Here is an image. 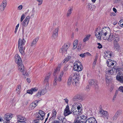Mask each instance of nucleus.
<instances>
[{
  "label": "nucleus",
  "mask_w": 123,
  "mask_h": 123,
  "mask_svg": "<svg viewBox=\"0 0 123 123\" xmlns=\"http://www.w3.org/2000/svg\"><path fill=\"white\" fill-rule=\"evenodd\" d=\"M81 110L80 106L74 104L72 106L71 112V113L73 112L74 115H78L81 113Z\"/></svg>",
  "instance_id": "nucleus-1"
},
{
  "label": "nucleus",
  "mask_w": 123,
  "mask_h": 123,
  "mask_svg": "<svg viewBox=\"0 0 123 123\" xmlns=\"http://www.w3.org/2000/svg\"><path fill=\"white\" fill-rule=\"evenodd\" d=\"M25 42V39L23 38V39L19 38L18 42V47L19 52L21 54L23 55L24 54V49L25 48L24 44Z\"/></svg>",
  "instance_id": "nucleus-2"
},
{
  "label": "nucleus",
  "mask_w": 123,
  "mask_h": 123,
  "mask_svg": "<svg viewBox=\"0 0 123 123\" xmlns=\"http://www.w3.org/2000/svg\"><path fill=\"white\" fill-rule=\"evenodd\" d=\"M109 30V28L106 27L103 28L101 31V36L104 40H106L108 38L110 35L109 34H108V36L107 35L108 34V31Z\"/></svg>",
  "instance_id": "nucleus-3"
},
{
  "label": "nucleus",
  "mask_w": 123,
  "mask_h": 123,
  "mask_svg": "<svg viewBox=\"0 0 123 123\" xmlns=\"http://www.w3.org/2000/svg\"><path fill=\"white\" fill-rule=\"evenodd\" d=\"M83 69V67L80 61H76L74 64V69L75 71H80Z\"/></svg>",
  "instance_id": "nucleus-4"
},
{
  "label": "nucleus",
  "mask_w": 123,
  "mask_h": 123,
  "mask_svg": "<svg viewBox=\"0 0 123 123\" xmlns=\"http://www.w3.org/2000/svg\"><path fill=\"white\" fill-rule=\"evenodd\" d=\"M18 70L20 72H22L23 75L26 76H28L29 74V73H27V70L24 67L23 64L22 63L18 65Z\"/></svg>",
  "instance_id": "nucleus-5"
},
{
  "label": "nucleus",
  "mask_w": 123,
  "mask_h": 123,
  "mask_svg": "<svg viewBox=\"0 0 123 123\" xmlns=\"http://www.w3.org/2000/svg\"><path fill=\"white\" fill-rule=\"evenodd\" d=\"M72 80V84L74 86L76 85V83H77L79 79V75L76 74L74 73L73 75H72L70 76Z\"/></svg>",
  "instance_id": "nucleus-6"
},
{
  "label": "nucleus",
  "mask_w": 123,
  "mask_h": 123,
  "mask_svg": "<svg viewBox=\"0 0 123 123\" xmlns=\"http://www.w3.org/2000/svg\"><path fill=\"white\" fill-rule=\"evenodd\" d=\"M109 40L111 41L112 40L114 41V43H118L120 40V37L119 35L115 34L112 36L110 35L108 38Z\"/></svg>",
  "instance_id": "nucleus-7"
},
{
  "label": "nucleus",
  "mask_w": 123,
  "mask_h": 123,
  "mask_svg": "<svg viewBox=\"0 0 123 123\" xmlns=\"http://www.w3.org/2000/svg\"><path fill=\"white\" fill-rule=\"evenodd\" d=\"M13 117L12 114L7 113L5 115L3 119H4L5 123H10V120Z\"/></svg>",
  "instance_id": "nucleus-8"
},
{
  "label": "nucleus",
  "mask_w": 123,
  "mask_h": 123,
  "mask_svg": "<svg viewBox=\"0 0 123 123\" xmlns=\"http://www.w3.org/2000/svg\"><path fill=\"white\" fill-rule=\"evenodd\" d=\"M69 47V44H65L59 50L62 54L67 53V51Z\"/></svg>",
  "instance_id": "nucleus-9"
},
{
  "label": "nucleus",
  "mask_w": 123,
  "mask_h": 123,
  "mask_svg": "<svg viewBox=\"0 0 123 123\" xmlns=\"http://www.w3.org/2000/svg\"><path fill=\"white\" fill-rule=\"evenodd\" d=\"M89 84L92 87L96 88H98V83L97 80H89Z\"/></svg>",
  "instance_id": "nucleus-10"
},
{
  "label": "nucleus",
  "mask_w": 123,
  "mask_h": 123,
  "mask_svg": "<svg viewBox=\"0 0 123 123\" xmlns=\"http://www.w3.org/2000/svg\"><path fill=\"white\" fill-rule=\"evenodd\" d=\"M99 29V27L97 28L95 31V35L97 38L99 39V40H101V31L98 29Z\"/></svg>",
  "instance_id": "nucleus-11"
},
{
  "label": "nucleus",
  "mask_w": 123,
  "mask_h": 123,
  "mask_svg": "<svg viewBox=\"0 0 123 123\" xmlns=\"http://www.w3.org/2000/svg\"><path fill=\"white\" fill-rule=\"evenodd\" d=\"M30 19V17L29 16H27L26 17L22 24L23 28L26 27L28 25L29 21Z\"/></svg>",
  "instance_id": "nucleus-12"
},
{
  "label": "nucleus",
  "mask_w": 123,
  "mask_h": 123,
  "mask_svg": "<svg viewBox=\"0 0 123 123\" xmlns=\"http://www.w3.org/2000/svg\"><path fill=\"white\" fill-rule=\"evenodd\" d=\"M116 79L120 83L123 84V74H121V73L119 72L116 77Z\"/></svg>",
  "instance_id": "nucleus-13"
},
{
  "label": "nucleus",
  "mask_w": 123,
  "mask_h": 123,
  "mask_svg": "<svg viewBox=\"0 0 123 123\" xmlns=\"http://www.w3.org/2000/svg\"><path fill=\"white\" fill-rule=\"evenodd\" d=\"M15 61L18 65L22 63V62L21 58L18 54H16L15 55Z\"/></svg>",
  "instance_id": "nucleus-14"
},
{
  "label": "nucleus",
  "mask_w": 123,
  "mask_h": 123,
  "mask_svg": "<svg viewBox=\"0 0 123 123\" xmlns=\"http://www.w3.org/2000/svg\"><path fill=\"white\" fill-rule=\"evenodd\" d=\"M107 65L109 67L114 65V66L116 65V61L111 59H108L107 61Z\"/></svg>",
  "instance_id": "nucleus-15"
},
{
  "label": "nucleus",
  "mask_w": 123,
  "mask_h": 123,
  "mask_svg": "<svg viewBox=\"0 0 123 123\" xmlns=\"http://www.w3.org/2000/svg\"><path fill=\"white\" fill-rule=\"evenodd\" d=\"M83 118L82 117L80 120L78 118L75 119L73 123H85V121H84L83 119L84 118V120L86 119V117L84 116V117L83 116Z\"/></svg>",
  "instance_id": "nucleus-16"
},
{
  "label": "nucleus",
  "mask_w": 123,
  "mask_h": 123,
  "mask_svg": "<svg viewBox=\"0 0 123 123\" xmlns=\"http://www.w3.org/2000/svg\"><path fill=\"white\" fill-rule=\"evenodd\" d=\"M6 5L7 1L6 0H4L0 5V10L1 12L3 11L4 10Z\"/></svg>",
  "instance_id": "nucleus-17"
},
{
  "label": "nucleus",
  "mask_w": 123,
  "mask_h": 123,
  "mask_svg": "<svg viewBox=\"0 0 123 123\" xmlns=\"http://www.w3.org/2000/svg\"><path fill=\"white\" fill-rule=\"evenodd\" d=\"M117 68H113L112 69H110L107 70L106 72L108 73L109 74L112 75L114 74H115L117 72Z\"/></svg>",
  "instance_id": "nucleus-18"
},
{
  "label": "nucleus",
  "mask_w": 123,
  "mask_h": 123,
  "mask_svg": "<svg viewBox=\"0 0 123 123\" xmlns=\"http://www.w3.org/2000/svg\"><path fill=\"white\" fill-rule=\"evenodd\" d=\"M58 27H57L53 31V34L52 36V38L53 39H55L57 38L58 36Z\"/></svg>",
  "instance_id": "nucleus-19"
},
{
  "label": "nucleus",
  "mask_w": 123,
  "mask_h": 123,
  "mask_svg": "<svg viewBox=\"0 0 123 123\" xmlns=\"http://www.w3.org/2000/svg\"><path fill=\"white\" fill-rule=\"evenodd\" d=\"M100 111V113L102 114V116L103 117L106 118L107 119H108L109 115L108 112L102 110H101Z\"/></svg>",
  "instance_id": "nucleus-20"
},
{
  "label": "nucleus",
  "mask_w": 123,
  "mask_h": 123,
  "mask_svg": "<svg viewBox=\"0 0 123 123\" xmlns=\"http://www.w3.org/2000/svg\"><path fill=\"white\" fill-rule=\"evenodd\" d=\"M71 113V112L69 110V107L68 105L64 111V115L65 116H66Z\"/></svg>",
  "instance_id": "nucleus-21"
},
{
  "label": "nucleus",
  "mask_w": 123,
  "mask_h": 123,
  "mask_svg": "<svg viewBox=\"0 0 123 123\" xmlns=\"http://www.w3.org/2000/svg\"><path fill=\"white\" fill-rule=\"evenodd\" d=\"M85 123H97V122L95 118L91 117L87 119Z\"/></svg>",
  "instance_id": "nucleus-22"
},
{
  "label": "nucleus",
  "mask_w": 123,
  "mask_h": 123,
  "mask_svg": "<svg viewBox=\"0 0 123 123\" xmlns=\"http://www.w3.org/2000/svg\"><path fill=\"white\" fill-rule=\"evenodd\" d=\"M38 114L40 115L39 119H41V120H42L43 119V117L45 115V113L41 110L39 111Z\"/></svg>",
  "instance_id": "nucleus-23"
},
{
  "label": "nucleus",
  "mask_w": 123,
  "mask_h": 123,
  "mask_svg": "<svg viewBox=\"0 0 123 123\" xmlns=\"http://www.w3.org/2000/svg\"><path fill=\"white\" fill-rule=\"evenodd\" d=\"M61 66V64H59L57 66V68L54 72L53 74L54 76H55L56 74H58L60 71Z\"/></svg>",
  "instance_id": "nucleus-24"
},
{
  "label": "nucleus",
  "mask_w": 123,
  "mask_h": 123,
  "mask_svg": "<svg viewBox=\"0 0 123 123\" xmlns=\"http://www.w3.org/2000/svg\"><path fill=\"white\" fill-rule=\"evenodd\" d=\"M50 74L49 73L46 75L44 80L43 82L44 83H45L46 82H49V80L50 77Z\"/></svg>",
  "instance_id": "nucleus-25"
},
{
  "label": "nucleus",
  "mask_w": 123,
  "mask_h": 123,
  "mask_svg": "<svg viewBox=\"0 0 123 123\" xmlns=\"http://www.w3.org/2000/svg\"><path fill=\"white\" fill-rule=\"evenodd\" d=\"M18 122H19L21 121H25L26 119L24 117L21 115H18L17 116Z\"/></svg>",
  "instance_id": "nucleus-26"
},
{
  "label": "nucleus",
  "mask_w": 123,
  "mask_h": 123,
  "mask_svg": "<svg viewBox=\"0 0 123 123\" xmlns=\"http://www.w3.org/2000/svg\"><path fill=\"white\" fill-rule=\"evenodd\" d=\"M38 40V37L35 38L31 43L30 46L32 47L35 45Z\"/></svg>",
  "instance_id": "nucleus-27"
},
{
  "label": "nucleus",
  "mask_w": 123,
  "mask_h": 123,
  "mask_svg": "<svg viewBox=\"0 0 123 123\" xmlns=\"http://www.w3.org/2000/svg\"><path fill=\"white\" fill-rule=\"evenodd\" d=\"M114 48L115 49L117 50L120 48V46L118 43H114Z\"/></svg>",
  "instance_id": "nucleus-28"
},
{
  "label": "nucleus",
  "mask_w": 123,
  "mask_h": 123,
  "mask_svg": "<svg viewBox=\"0 0 123 123\" xmlns=\"http://www.w3.org/2000/svg\"><path fill=\"white\" fill-rule=\"evenodd\" d=\"M39 115H36V119L33 121V123H39V121L41 119H39Z\"/></svg>",
  "instance_id": "nucleus-29"
},
{
  "label": "nucleus",
  "mask_w": 123,
  "mask_h": 123,
  "mask_svg": "<svg viewBox=\"0 0 123 123\" xmlns=\"http://www.w3.org/2000/svg\"><path fill=\"white\" fill-rule=\"evenodd\" d=\"M73 8L71 7H69V9L67 13V17L70 16L73 10Z\"/></svg>",
  "instance_id": "nucleus-30"
},
{
  "label": "nucleus",
  "mask_w": 123,
  "mask_h": 123,
  "mask_svg": "<svg viewBox=\"0 0 123 123\" xmlns=\"http://www.w3.org/2000/svg\"><path fill=\"white\" fill-rule=\"evenodd\" d=\"M37 105L36 102H33L30 104V107L31 109H33Z\"/></svg>",
  "instance_id": "nucleus-31"
},
{
  "label": "nucleus",
  "mask_w": 123,
  "mask_h": 123,
  "mask_svg": "<svg viewBox=\"0 0 123 123\" xmlns=\"http://www.w3.org/2000/svg\"><path fill=\"white\" fill-rule=\"evenodd\" d=\"M104 53L105 54V58L106 59H107V58H106L107 57L109 58H110V55H109V54L110 53V51H106Z\"/></svg>",
  "instance_id": "nucleus-32"
},
{
  "label": "nucleus",
  "mask_w": 123,
  "mask_h": 123,
  "mask_svg": "<svg viewBox=\"0 0 123 123\" xmlns=\"http://www.w3.org/2000/svg\"><path fill=\"white\" fill-rule=\"evenodd\" d=\"M56 74L55 76H54V82L53 83V85L55 86L56 85L57 83V80L58 79H57V76Z\"/></svg>",
  "instance_id": "nucleus-33"
},
{
  "label": "nucleus",
  "mask_w": 123,
  "mask_h": 123,
  "mask_svg": "<svg viewBox=\"0 0 123 123\" xmlns=\"http://www.w3.org/2000/svg\"><path fill=\"white\" fill-rule=\"evenodd\" d=\"M71 57L70 56H68L66 57L63 61V63H66L71 58Z\"/></svg>",
  "instance_id": "nucleus-34"
},
{
  "label": "nucleus",
  "mask_w": 123,
  "mask_h": 123,
  "mask_svg": "<svg viewBox=\"0 0 123 123\" xmlns=\"http://www.w3.org/2000/svg\"><path fill=\"white\" fill-rule=\"evenodd\" d=\"M21 89V86L20 85H18L17 86V88L16 89V91H17V93L19 94L20 92V91Z\"/></svg>",
  "instance_id": "nucleus-35"
},
{
  "label": "nucleus",
  "mask_w": 123,
  "mask_h": 123,
  "mask_svg": "<svg viewBox=\"0 0 123 123\" xmlns=\"http://www.w3.org/2000/svg\"><path fill=\"white\" fill-rule=\"evenodd\" d=\"M106 82L107 83H110L111 81V77L110 76L107 77L105 79Z\"/></svg>",
  "instance_id": "nucleus-36"
},
{
  "label": "nucleus",
  "mask_w": 123,
  "mask_h": 123,
  "mask_svg": "<svg viewBox=\"0 0 123 123\" xmlns=\"http://www.w3.org/2000/svg\"><path fill=\"white\" fill-rule=\"evenodd\" d=\"M63 72H61L60 75L59 76L58 78V81L59 82L61 80V77H62L63 74Z\"/></svg>",
  "instance_id": "nucleus-37"
},
{
  "label": "nucleus",
  "mask_w": 123,
  "mask_h": 123,
  "mask_svg": "<svg viewBox=\"0 0 123 123\" xmlns=\"http://www.w3.org/2000/svg\"><path fill=\"white\" fill-rule=\"evenodd\" d=\"M78 43V41L77 40H75L73 44V47L74 49L76 48Z\"/></svg>",
  "instance_id": "nucleus-38"
},
{
  "label": "nucleus",
  "mask_w": 123,
  "mask_h": 123,
  "mask_svg": "<svg viewBox=\"0 0 123 123\" xmlns=\"http://www.w3.org/2000/svg\"><path fill=\"white\" fill-rule=\"evenodd\" d=\"M40 92L41 95H43L46 92V90H42L39 91Z\"/></svg>",
  "instance_id": "nucleus-39"
},
{
  "label": "nucleus",
  "mask_w": 123,
  "mask_h": 123,
  "mask_svg": "<svg viewBox=\"0 0 123 123\" xmlns=\"http://www.w3.org/2000/svg\"><path fill=\"white\" fill-rule=\"evenodd\" d=\"M121 113V111L120 110H118L116 112L115 115L118 117L120 115Z\"/></svg>",
  "instance_id": "nucleus-40"
},
{
  "label": "nucleus",
  "mask_w": 123,
  "mask_h": 123,
  "mask_svg": "<svg viewBox=\"0 0 123 123\" xmlns=\"http://www.w3.org/2000/svg\"><path fill=\"white\" fill-rule=\"evenodd\" d=\"M72 78L71 77H70L68 80L67 84L68 85H69L71 84V83L72 82Z\"/></svg>",
  "instance_id": "nucleus-41"
},
{
  "label": "nucleus",
  "mask_w": 123,
  "mask_h": 123,
  "mask_svg": "<svg viewBox=\"0 0 123 123\" xmlns=\"http://www.w3.org/2000/svg\"><path fill=\"white\" fill-rule=\"evenodd\" d=\"M118 117V116L115 114L114 116L112 117L111 120L113 121H115L117 120Z\"/></svg>",
  "instance_id": "nucleus-42"
},
{
  "label": "nucleus",
  "mask_w": 123,
  "mask_h": 123,
  "mask_svg": "<svg viewBox=\"0 0 123 123\" xmlns=\"http://www.w3.org/2000/svg\"><path fill=\"white\" fill-rule=\"evenodd\" d=\"M41 95H42L41 94L40 92L39 91L37 94L35 95V96L37 98H39L40 97Z\"/></svg>",
  "instance_id": "nucleus-43"
},
{
  "label": "nucleus",
  "mask_w": 123,
  "mask_h": 123,
  "mask_svg": "<svg viewBox=\"0 0 123 123\" xmlns=\"http://www.w3.org/2000/svg\"><path fill=\"white\" fill-rule=\"evenodd\" d=\"M90 36H87L83 40L84 42L87 41L89 39Z\"/></svg>",
  "instance_id": "nucleus-44"
},
{
  "label": "nucleus",
  "mask_w": 123,
  "mask_h": 123,
  "mask_svg": "<svg viewBox=\"0 0 123 123\" xmlns=\"http://www.w3.org/2000/svg\"><path fill=\"white\" fill-rule=\"evenodd\" d=\"M25 15L24 14H22V16H21V19H20V21L21 22H22L23 21V19L25 18Z\"/></svg>",
  "instance_id": "nucleus-45"
},
{
  "label": "nucleus",
  "mask_w": 123,
  "mask_h": 123,
  "mask_svg": "<svg viewBox=\"0 0 123 123\" xmlns=\"http://www.w3.org/2000/svg\"><path fill=\"white\" fill-rule=\"evenodd\" d=\"M118 90L120 92L123 93V86H120L118 88Z\"/></svg>",
  "instance_id": "nucleus-46"
},
{
  "label": "nucleus",
  "mask_w": 123,
  "mask_h": 123,
  "mask_svg": "<svg viewBox=\"0 0 123 123\" xmlns=\"http://www.w3.org/2000/svg\"><path fill=\"white\" fill-rule=\"evenodd\" d=\"M32 92L37 91L38 90V88L37 87L33 88H31Z\"/></svg>",
  "instance_id": "nucleus-47"
},
{
  "label": "nucleus",
  "mask_w": 123,
  "mask_h": 123,
  "mask_svg": "<svg viewBox=\"0 0 123 123\" xmlns=\"http://www.w3.org/2000/svg\"><path fill=\"white\" fill-rule=\"evenodd\" d=\"M53 117H55L56 116V112H55V109H53Z\"/></svg>",
  "instance_id": "nucleus-48"
},
{
  "label": "nucleus",
  "mask_w": 123,
  "mask_h": 123,
  "mask_svg": "<svg viewBox=\"0 0 123 123\" xmlns=\"http://www.w3.org/2000/svg\"><path fill=\"white\" fill-rule=\"evenodd\" d=\"M119 23L120 26L123 27V20H121L119 21Z\"/></svg>",
  "instance_id": "nucleus-49"
},
{
  "label": "nucleus",
  "mask_w": 123,
  "mask_h": 123,
  "mask_svg": "<svg viewBox=\"0 0 123 123\" xmlns=\"http://www.w3.org/2000/svg\"><path fill=\"white\" fill-rule=\"evenodd\" d=\"M68 66H65L64 67L63 69V71H66L68 70Z\"/></svg>",
  "instance_id": "nucleus-50"
},
{
  "label": "nucleus",
  "mask_w": 123,
  "mask_h": 123,
  "mask_svg": "<svg viewBox=\"0 0 123 123\" xmlns=\"http://www.w3.org/2000/svg\"><path fill=\"white\" fill-rule=\"evenodd\" d=\"M27 92L29 94H32L33 93L32 90H31V89L27 90Z\"/></svg>",
  "instance_id": "nucleus-51"
},
{
  "label": "nucleus",
  "mask_w": 123,
  "mask_h": 123,
  "mask_svg": "<svg viewBox=\"0 0 123 123\" xmlns=\"http://www.w3.org/2000/svg\"><path fill=\"white\" fill-rule=\"evenodd\" d=\"M19 24H18L17 25V26H16L15 29V30L14 31L15 33H16L17 31V30H18V28L19 26Z\"/></svg>",
  "instance_id": "nucleus-52"
},
{
  "label": "nucleus",
  "mask_w": 123,
  "mask_h": 123,
  "mask_svg": "<svg viewBox=\"0 0 123 123\" xmlns=\"http://www.w3.org/2000/svg\"><path fill=\"white\" fill-rule=\"evenodd\" d=\"M98 45V48L99 49H101L102 46V45L100 43H97Z\"/></svg>",
  "instance_id": "nucleus-53"
},
{
  "label": "nucleus",
  "mask_w": 123,
  "mask_h": 123,
  "mask_svg": "<svg viewBox=\"0 0 123 123\" xmlns=\"http://www.w3.org/2000/svg\"><path fill=\"white\" fill-rule=\"evenodd\" d=\"M46 84L45 87V89H47L49 87V82H46Z\"/></svg>",
  "instance_id": "nucleus-54"
},
{
  "label": "nucleus",
  "mask_w": 123,
  "mask_h": 123,
  "mask_svg": "<svg viewBox=\"0 0 123 123\" xmlns=\"http://www.w3.org/2000/svg\"><path fill=\"white\" fill-rule=\"evenodd\" d=\"M39 3L38 4L39 5H41L42 3L43 2V0H37Z\"/></svg>",
  "instance_id": "nucleus-55"
},
{
  "label": "nucleus",
  "mask_w": 123,
  "mask_h": 123,
  "mask_svg": "<svg viewBox=\"0 0 123 123\" xmlns=\"http://www.w3.org/2000/svg\"><path fill=\"white\" fill-rule=\"evenodd\" d=\"M35 12V10H34V8H33L32 9V14L31 15V17H32V16L33 17L34 15V13Z\"/></svg>",
  "instance_id": "nucleus-56"
},
{
  "label": "nucleus",
  "mask_w": 123,
  "mask_h": 123,
  "mask_svg": "<svg viewBox=\"0 0 123 123\" xmlns=\"http://www.w3.org/2000/svg\"><path fill=\"white\" fill-rule=\"evenodd\" d=\"M78 100L79 99L77 98L76 97H74L73 99V100L74 101H78Z\"/></svg>",
  "instance_id": "nucleus-57"
},
{
  "label": "nucleus",
  "mask_w": 123,
  "mask_h": 123,
  "mask_svg": "<svg viewBox=\"0 0 123 123\" xmlns=\"http://www.w3.org/2000/svg\"><path fill=\"white\" fill-rule=\"evenodd\" d=\"M23 8V6L22 5H19L18 7V8L19 9V10H21Z\"/></svg>",
  "instance_id": "nucleus-58"
},
{
  "label": "nucleus",
  "mask_w": 123,
  "mask_h": 123,
  "mask_svg": "<svg viewBox=\"0 0 123 123\" xmlns=\"http://www.w3.org/2000/svg\"><path fill=\"white\" fill-rule=\"evenodd\" d=\"M85 54H84V53L83 54H80V56L82 57H84L85 56Z\"/></svg>",
  "instance_id": "nucleus-59"
},
{
  "label": "nucleus",
  "mask_w": 123,
  "mask_h": 123,
  "mask_svg": "<svg viewBox=\"0 0 123 123\" xmlns=\"http://www.w3.org/2000/svg\"><path fill=\"white\" fill-rule=\"evenodd\" d=\"M87 6V7H88L89 9L91 10V4H88Z\"/></svg>",
  "instance_id": "nucleus-60"
},
{
  "label": "nucleus",
  "mask_w": 123,
  "mask_h": 123,
  "mask_svg": "<svg viewBox=\"0 0 123 123\" xmlns=\"http://www.w3.org/2000/svg\"><path fill=\"white\" fill-rule=\"evenodd\" d=\"M97 61L94 60V61L93 63V65L94 67H95V66L96 65V62Z\"/></svg>",
  "instance_id": "nucleus-61"
},
{
  "label": "nucleus",
  "mask_w": 123,
  "mask_h": 123,
  "mask_svg": "<svg viewBox=\"0 0 123 123\" xmlns=\"http://www.w3.org/2000/svg\"><path fill=\"white\" fill-rule=\"evenodd\" d=\"M17 123H26L25 121H21L19 122H17Z\"/></svg>",
  "instance_id": "nucleus-62"
},
{
  "label": "nucleus",
  "mask_w": 123,
  "mask_h": 123,
  "mask_svg": "<svg viewBox=\"0 0 123 123\" xmlns=\"http://www.w3.org/2000/svg\"><path fill=\"white\" fill-rule=\"evenodd\" d=\"M64 100L65 101V102L66 103H67V104L68 103V99L67 98H65L64 99Z\"/></svg>",
  "instance_id": "nucleus-63"
},
{
  "label": "nucleus",
  "mask_w": 123,
  "mask_h": 123,
  "mask_svg": "<svg viewBox=\"0 0 123 123\" xmlns=\"http://www.w3.org/2000/svg\"><path fill=\"white\" fill-rule=\"evenodd\" d=\"M84 54H87V55L89 56H90L91 55V54L88 52H87L86 53H85Z\"/></svg>",
  "instance_id": "nucleus-64"
}]
</instances>
